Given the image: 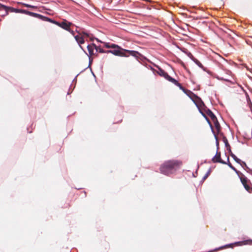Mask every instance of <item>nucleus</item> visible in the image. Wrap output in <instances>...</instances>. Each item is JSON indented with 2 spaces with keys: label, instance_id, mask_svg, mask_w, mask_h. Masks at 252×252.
I'll use <instances>...</instances> for the list:
<instances>
[{
  "label": "nucleus",
  "instance_id": "1",
  "mask_svg": "<svg viewBox=\"0 0 252 252\" xmlns=\"http://www.w3.org/2000/svg\"><path fill=\"white\" fill-rule=\"evenodd\" d=\"M182 162L178 160H169L165 162L160 167L161 172L166 175L173 173L180 168Z\"/></svg>",
  "mask_w": 252,
  "mask_h": 252
},
{
  "label": "nucleus",
  "instance_id": "2",
  "mask_svg": "<svg viewBox=\"0 0 252 252\" xmlns=\"http://www.w3.org/2000/svg\"><path fill=\"white\" fill-rule=\"evenodd\" d=\"M239 177L245 189L250 193L252 192V185L250 181L242 173L239 175Z\"/></svg>",
  "mask_w": 252,
  "mask_h": 252
},
{
  "label": "nucleus",
  "instance_id": "3",
  "mask_svg": "<svg viewBox=\"0 0 252 252\" xmlns=\"http://www.w3.org/2000/svg\"><path fill=\"white\" fill-rule=\"evenodd\" d=\"M197 98L198 99V101L195 102V105H196L201 115L205 118V119H207V116L203 111V110L205 111L206 110L207 107L205 106L204 102L201 99V98L199 97Z\"/></svg>",
  "mask_w": 252,
  "mask_h": 252
},
{
  "label": "nucleus",
  "instance_id": "4",
  "mask_svg": "<svg viewBox=\"0 0 252 252\" xmlns=\"http://www.w3.org/2000/svg\"><path fill=\"white\" fill-rule=\"evenodd\" d=\"M56 25L66 31H68L70 30V27L72 25V23L64 19L62 22H58Z\"/></svg>",
  "mask_w": 252,
  "mask_h": 252
},
{
  "label": "nucleus",
  "instance_id": "5",
  "mask_svg": "<svg viewBox=\"0 0 252 252\" xmlns=\"http://www.w3.org/2000/svg\"><path fill=\"white\" fill-rule=\"evenodd\" d=\"M212 161L214 163L219 162L222 164H226V162L222 160L220 158V153L217 152L216 155L213 158Z\"/></svg>",
  "mask_w": 252,
  "mask_h": 252
},
{
  "label": "nucleus",
  "instance_id": "6",
  "mask_svg": "<svg viewBox=\"0 0 252 252\" xmlns=\"http://www.w3.org/2000/svg\"><path fill=\"white\" fill-rule=\"evenodd\" d=\"M125 52H127L129 54V56H131L135 57L136 59H139L140 57H142V55L137 51L133 50H124Z\"/></svg>",
  "mask_w": 252,
  "mask_h": 252
},
{
  "label": "nucleus",
  "instance_id": "7",
  "mask_svg": "<svg viewBox=\"0 0 252 252\" xmlns=\"http://www.w3.org/2000/svg\"><path fill=\"white\" fill-rule=\"evenodd\" d=\"M158 74L161 76L165 78L166 79L168 80L169 81L171 82V79H172L173 78L171 77L170 75H168V74L164 70L159 68L158 71Z\"/></svg>",
  "mask_w": 252,
  "mask_h": 252
},
{
  "label": "nucleus",
  "instance_id": "8",
  "mask_svg": "<svg viewBox=\"0 0 252 252\" xmlns=\"http://www.w3.org/2000/svg\"><path fill=\"white\" fill-rule=\"evenodd\" d=\"M74 38L77 42L79 44L80 47L84 51L83 48L81 45V44H82L85 42L84 37L79 34V35H75Z\"/></svg>",
  "mask_w": 252,
  "mask_h": 252
},
{
  "label": "nucleus",
  "instance_id": "9",
  "mask_svg": "<svg viewBox=\"0 0 252 252\" xmlns=\"http://www.w3.org/2000/svg\"><path fill=\"white\" fill-rule=\"evenodd\" d=\"M6 7L8 8H7V13H8V11L10 10L11 12H15L17 13H21L25 14H27V15L28 14L29 11H28L27 10L15 9L13 8L8 7L7 6H6ZM7 14H7L6 15H7Z\"/></svg>",
  "mask_w": 252,
  "mask_h": 252
},
{
  "label": "nucleus",
  "instance_id": "10",
  "mask_svg": "<svg viewBox=\"0 0 252 252\" xmlns=\"http://www.w3.org/2000/svg\"><path fill=\"white\" fill-rule=\"evenodd\" d=\"M124 50L125 49L120 47V48H115V49L112 50H107L106 51V52L107 53H110L115 56H120V55H123L121 54V50L124 51Z\"/></svg>",
  "mask_w": 252,
  "mask_h": 252
},
{
  "label": "nucleus",
  "instance_id": "11",
  "mask_svg": "<svg viewBox=\"0 0 252 252\" xmlns=\"http://www.w3.org/2000/svg\"><path fill=\"white\" fill-rule=\"evenodd\" d=\"M171 82H172V83H173L174 85H175L176 86L179 87V88H180V90H182L184 93H185L186 94H187L188 95H189L188 94H187V91L188 90H186L183 86L182 85L178 82V81H177L176 79H175L174 78H173L172 79H171Z\"/></svg>",
  "mask_w": 252,
  "mask_h": 252
},
{
  "label": "nucleus",
  "instance_id": "12",
  "mask_svg": "<svg viewBox=\"0 0 252 252\" xmlns=\"http://www.w3.org/2000/svg\"><path fill=\"white\" fill-rule=\"evenodd\" d=\"M7 7L0 3V12H2L1 15L5 16L7 14Z\"/></svg>",
  "mask_w": 252,
  "mask_h": 252
},
{
  "label": "nucleus",
  "instance_id": "13",
  "mask_svg": "<svg viewBox=\"0 0 252 252\" xmlns=\"http://www.w3.org/2000/svg\"><path fill=\"white\" fill-rule=\"evenodd\" d=\"M205 112L211 118L212 121L217 119L216 116L209 109L206 108Z\"/></svg>",
  "mask_w": 252,
  "mask_h": 252
},
{
  "label": "nucleus",
  "instance_id": "14",
  "mask_svg": "<svg viewBox=\"0 0 252 252\" xmlns=\"http://www.w3.org/2000/svg\"><path fill=\"white\" fill-rule=\"evenodd\" d=\"M180 50L185 53L190 59H192L194 57L192 54L188 51V49L185 48H180Z\"/></svg>",
  "mask_w": 252,
  "mask_h": 252
},
{
  "label": "nucleus",
  "instance_id": "15",
  "mask_svg": "<svg viewBox=\"0 0 252 252\" xmlns=\"http://www.w3.org/2000/svg\"><path fill=\"white\" fill-rule=\"evenodd\" d=\"M87 49H88V52L89 53V55L90 56H92L94 54V50L95 48H94V45H93V44L88 45Z\"/></svg>",
  "mask_w": 252,
  "mask_h": 252
},
{
  "label": "nucleus",
  "instance_id": "16",
  "mask_svg": "<svg viewBox=\"0 0 252 252\" xmlns=\"http://www.w3.org/2000/svg\"><path fill=\"white\" fill-rule=\"evenodd\" d=\"M43 21H47V22H49L51 23H53L54 24L56 25V23H57L58 22L57 21H56L50 18H48L47 17H45L44 16H43L42 15V17L41 18V19Z\"/></svg>",
  "mask_w": 252,
  "mask_h": 252
},
{
  "label": "nucleus",
  "instance_id": "17",
  "mask_svg": "<svg viewBox=\"0 0 252 252\" xmlns=\"http://www.w3.org/2000/svg\"><path fill=\"white\" fill-rule=\"evenodd\" d=\"M28 15H30V16H32V17H35V18H37L40 19H41V18L42 17V15H40V14H38V13H33V12H30V11H29Z\"/></svg>",
  "mask_w": 252,
  "mask_h": 252
},
{
  "label": "nucleus",
  "instance_id": "18",
  "mask_svg": "<svg viewBox=\"0 0 252 252\" xmlns=\"http://www.w3.org/2000/svg\"><path fill=\"white\" fill-rule=\"evenodd\" d=\"M213 122L214 123L215 126L217 129V130L219 132L220 129V125L217 120V118L216 120H214L213 121Z\"/></svg>",
  "mask_w": 252,
  "mask_h": 252
},
{
  "label": "nucleus",
  "instance_id": "19",
  "mask_svg": "<svg viewBox=\"0 0 252 252\" xmlns=\"http://www.w3.org/2000/svg\"><path fill=\"white\" fill-rule=\"evenodd\" d=\"M192 61H193L199 67L201 68L204 69V66L202 65V64L196 59H195L194 57H193L192 59H191Z\"/></svg>",
  "mask_w": 252,
  "mask_h": 252
},
{
  "label": "nucleus",
  "instance_id": "20",
  "mask_svg": "<svg viewBox=\"0 0 252 252\" xmlns=\"http://www.w3.org/2000/svg\"><path fill=\"white\" fill-rule=\"evenodd\" d=\"M93 45H94V47L96 50V52L101 53H107L106 51H105L102 48H101V47L97 46L94 43H93Z\"/></svg>",
  "mask_w": 252,
  "mask_h": 252
},
{
  "label": "nucleus",
  "instance_id": "21",
  "mask_svg": "<svg viewBox=\"0 0 252 252\" xmlns=\"http://www.w3.org/2000/svg\"><path fill=\"white\" fill-rule=\"evenodd\" d=\"M230 156L233 158V159L238 163H240L241 160L238 158L233 153L230 151Z\"/></svg>",
  "mask_w": 252,
  "mask_h": 252
},
{
  "label": "nucleus",
  "instance_id": "22",
  "mask_svg": "<svg viewBox=\"0 0 252 252\" xmlns=\"http://www.w3.org/2000/svg\"><path fill=\"white\" fill-rule=\"evenodd\" d=\"M223 142L225 143V147L227 148V150L230 151V146L228 142L227 139L225 137L223 138Z\"/></svg>",
  "mask_w": 252,
  "mask_h": 252
},
{
  "label": "nucleus",
  "instance_id": "23",
  "mask_svg": "<svg viewBox=\"0 0 252 252\" xmlns=\"http://www.w3.org/2000/svg\"><path fill=\"white\" fill-rule=\"evenodd\" d=\"M216 78L219 80H223V81H225L226 82H230V80L227 78H223V77H220L219 76H217L216 77Z\"/></svg>",
  "mask_w": 252,
  "mask_h": 252
},
{
  "label": "nucleus",
  "instance_id": "24",
  "mask_svg": "<svg viewBox=\"0 0 252 252\" xmlns=\"http://www.w3.org/2000/svg\"><path fill=\"white\" fill-rule=\"evenodd\" d=\"M80 34L82 35L84 37V38L85 37H90V34L86 32L83 31L81 33H80Z\"/></svg>",
  "mask_w": 252,
  "mask_h": 252
},
{
  "label": "nucleus",
  "instance_id": "25",
  "mask_svg": "<svg viewBox=\"0 0 252 252\" xmlns=\"http://www.w3.org/2000/svg\"><path fill=\"white\" fill-rule=\"evenodd\" d=\"M127 52H125V51L121 50V54L123 55H120L121 57H129V54H127Z\"/></svg>",
  "mask_w": 252,
  "mask_h": 252
},
{
  "label": "nucleus",
  "instance_id": "26",
  "mask_svg": "<svg viewBox=\"0 0 252 252\" xmlns=\"http://www.w3.org/2000/svg\"><path fill=\"white\" fill-rule=\"evenodd\" d=\"M228 165L234 171H235L238 174L239 173V171H238L237 170V169L233 166H232V165L231 164L230 162H229V163H228Z\"/></svg>",
  "mask_w": 252,
  "mask_h": 252
},
{
  "label": "nucleus",
  "instance_id": "27",
  "mask_svg": "<svg viewBox=\"0 0 252 252\" xmlns=\"http://www.w3.org/2000/svg\"><path fill=\"white\" fill-rule=\"evenodd\" d=\"M109 48H120V47L115 44H111L109 46Z\"/></svg>",
  "mask_w": 252,
  "mask_h": 252
},
{
  "label": "nucleus",
  "instance_id": "28",
  "mask_svg": "<svg viewBox=\"0 0 252 252\" xmlns=\"http://www.w3.org/2000/svg\"><path fill=\"white\" fill-rule=\"evenodd\" d=\"M24 5L26 7H28V8H36V6H33V5H30V4H24Z\"/></svg>",
  "mask_w": 252,
  "mask_h": 252
},
{
  "label": "nucleus",
  "instance_id": "29",
  "mask_svg": "<svg viewBox=\"0 0 252 252\" xmlns=\"http://www.w3.org/2000/svg\"><path fill=\"white\" fill-rule=\"evenodd\" d=\"M205 119L207 120V122H208V124H209V125H210V127H211V129H212V132H213V133H214V129H213V126H212V124H211V122H210V120H209V119H208L207 117V119Z\"/></svg>",
  "mask_w": 252,
  "mask_h": 252
},
{
  "label": "nucleus",
  "instance_id": "30",
  "mask_svg": "<svg viewBox=\"0 0 252 252\" xmlns=\"http://www.w3.org/2000/svg\"><path fill=\"white\" fill-rule=\"evenodd\" d=\"M210 171H208L206 173V174L204 176V177H203V180H206L208 177L209 176V174H210Z\"/></svg>",
  "mask_w": 252,
  "mask_h": 252
},
{
  "label": "nucleus",
  "instance_id": "31",
  "mask_svg": "<svg viewBox=\"0 0 252 252\" xmlns=\"http://www.w3.org/2000/svg\"><path fill=\"white\" fill-rule=\"evenodd\" d=\"M214 134V135H215V139H216V145L217 146V147H218L219 146V141H218V137L215 134V132L213 133Z\"/></svg>",
  "mask_w": 252,
  "mask_h": 252
},
{
  "label": "nucleus",
  "instance_id": "32",
  "mask_svg": "<svg viewBox=\"0 0 252 252\" xmlns=\"http://www.w3.org/2000/svg\"><path fill=\"white\" fill-rule=\"evenodd\" d=\"M239 164H240L242 166H243H243H247L246 163H245V162H244V161H241V163H239Z\"/></svg>",
  "mask_w": 252,
  "mask_h": 252
},
{
  "label": "nucleus",
  "instance_id": "33",
  "mask_svg": "<svg viewBox=\"0 0 252 252\" xmlns=\"http://www.w3.org/2000/svg\"><path fill=\"white\" fill-rule=\"evenodd\" d=\"M68 32H70L71 33L72 35H74V36H75L74 35V32L72 30H71L70 29V30H68L67 31Z\"/></svg>",
  "mask_w": 252,
  "mask_h": 252
},
{
  "label": "nucleus",
  "instance_id": "34",
  "mask_svg": "<svg viewBox=\"0 0 252 252\" xmlns=\"http://www.w3.org/2000/svg\"><path fill=\"white\" fill-rule=\"evenodd\" d=\"M187 92H189V93L192 94H193V95H194V96H195V97H196L197 98V99L198 100V98H197V97H198V96H197L196 95H195V94H193L191 92H190V91H188H188H187ZM198 100L197 102H198Z\"/></svg>",
  "mask_w": 252,
  "mask_h": 252
},
{
  "label": "nucleus",
  "instance_id": "35",
  "mask_svg": "<svg viewBox=\"0 0 252 252\" xmlns=\"http://www.w3.org/2000/svg\"><path fill=\"white\" fill-rule=\"evenodd\" d=\"M110 45H109V43H106L105 46L106 47L108 48H109V46H110Z\"/></svg>",
  "mask_w": 252,
  "mask_h": 252
},
{
  "label": "nucleus",
  "instance_id": "36",
  "mask_svg": "<svg viewBox=\"0 0 252 252\" xmlns=\"http://www.w3.org/2000/svg\"><path fill=\"white\" fill-rule=\"evenodd\" d=\"M246 95H247V100H248H248H250V97H249V95H248V94H247V93H246Z\"/></svg>",
  "mask_w": 252,
  "mask_h": 252
},
{
  "label": "nucleus",
  "instance_id": "37",
  "mask_svg": "<svg viewBox=\"0 0 252 252\" xmlns=\"http://www.w3.org/2000/svg\"><path fill=\"white\" fill-rule=\"evenodd\" d=\"M227 162H226V164H228V163H229V162H229V158H228V157H227Z\"/></svg>",
  "mask_w": 252,
  "mask_h": 252
},
{
  "label": "nucleus",
  "instance_id": "38",
  "mask_svg": "<svg viewBox=\"0 0 252 252\" xmlns=\"http://www.w3.org/2000/svg\"><path fill=\"white\" fill-rule=\"evenodd\" d=\"M90 39H91V40H92H92H93V38H92L91 37H90Z\"/></svg>",
  "mask_w": 252,
  "mask_h": 252
}]
</instances>
